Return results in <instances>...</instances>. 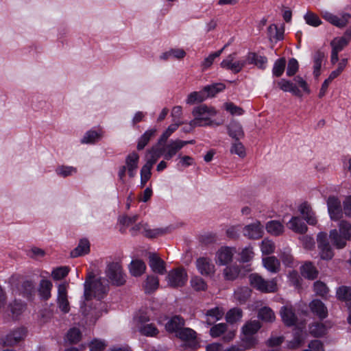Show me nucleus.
Returning <instances> with one entry per match:
<instances>
[{
    "mask_svg": "<svg viewBox=\"0 0 351 351\" xmlns=\"http://www.w3.org/2000/svg\"><path fill=\"white\" fill-rule=\"evenodd\" d=\"M104 279L101 278H95L93 271L89 272L84 284L85 300L88 301L92 298H96L98 300L103 299L109 289L108 284H104Z\"/></svg>",
    "mask_w": 351,
    "mask_h": 351,
    "instance_id": "obj_1",
    "label": "nucleus"
},
{
    "mask_svg": "<svg viewBox=\"0 0 351 351\" xmlns=\"http://www.w3.org/2000/svg\"><path fill=\"white\" fill-rule=\"evenodd\" d=\"M192 114L194 119L189 123V125L191 128L221 125L220 123L211 120V118L217 114V110L213 107L200 105L194 108Z\"/></svg>",
    "mask_w": 351,
    "mask_h": 351,
    "instance_id": "obj_2",
    "label": "nucleus"
},
{
    "mask_svg": "<svg viewBox=\"0 0 351 351\" xmlns=\"http://www.w3.org/2000/svg\"><path fill=\"white\" fill-rule=\"evenodd\" d=\"M105 274L108 283L113 286H122L126 282V274L120 262H109L106 265Z\"/></svg>",
    "mask_w": 351,
    "mask_h": 351,
    "instance_id": "obj_3",
    "label": "nucleus"
},
{
    "mask_svg": "<svg viewBox=\"0 0 351 351\" xmlns=\"http://www.w3.org/2000/svg\"><path fill=\"white\" fill-rule=\"evenodd\" d=\"M139 155L135 152H131L125 157V165L120 167L118 171L119 180L124 183L126 172L130 178H134L136 174L138 167Z\"/></svg>",
    "mask_w": 351,
    "mask_h": 351,
    "instance_id": "obj_4",
    "label": "nucleus"
},
{
    "mask_svg": "<svg viewBox=\"0 0 351 351\" xmlns=\"http://www.w3.org/2000/svg\"><path fill=\"white\" fill-rule=\"evenodd\" d=\"M167 287L179 288L184 287L188 280L186 270L183 267H177L170 270L165 277Z\"/></svg>",
    "mask_w": 351,
    "mask_h": 351,
    "instance_id": "obj_5",
    "label": "nucleus"
},
{
    "mask_svg": "<svg viewBox=\"0 0 351 351\" xmlns=\"http://www.w3.org/2000/svg\"><path fill=\"white\" fill-rule=\"evenodd\" d=\"M249 282L252 287L261 292L271 293L277 290L275 279L265 280L258 274H251L249 276Z\"/></svg>",
    "mask_w": 351,
    "mask_h": 351,
    "instance_id": "obj_6",
    "label": "nucleus"
},
{
    "mask_svg": "<svg viewBox=\"0 0 351 351\" xmlns=\"http://www.w3.org/2000/svg\"><path fill=\"white\" fill-rule=\"evenodd\" d=\"M317 241L321 258L330 260L333 257L334 253L328 241L326 233L319 232L317 237Z\"/></svg>",
    "mask_w": 351,
    "mask_h": 351,
    "instance_id": "obj_7",
    "label": "nucleus"
},
{
    "mask_svg": "<svg viewBox=\"0 0 351 351\" xmlns=\"http://www.w3.org/2000/svg\"><path fill=\"white\" fill-rule=\"evenodd\" d=\"M68 284H60L58 287L57 305L63 313H67L70 311V304L68 300Z\"/></svg>",
    "mask_w": 351,
    "mask_h": 351,
    "instance_id": "obj_8",
    "label": "nucleus"
},
{
    "mask_svg": "<svg viewBox=\"0 0 351 351\" xmlns=\"http://www.w3.org/2000/svg\"><path fill=\"white\" fill-rule=\"evenodd\" d=\"M322 17L330 23L340 28L346 26L351 19L350 14L344 13L341 15V17H339L328 11L322 12Z\"/></svg>",
    "mask_w": 351,
    "mask_h": 351,
    "instance_id": "obj_9",
    "label": "nucleus"
},
{
    "mask_svg": "<svg viewBox=\"0 0 351 351\" xmlns=\"http://www.w3.org/2000/svg\"><path fill=\"white\" fill-rule=\"evenodd\" d=\"M197 271L202 276H210L215 274V267L212 260L207 257H200L196 260Z\"/></svg>",
    "mask_w": 351,
    "mask_h": 351,
    "instance_id": "obj_10",
    "label": "nucleus"
},
{
    "mask_svg": "<svg viewBox=\"0 0 351 351\" xmlns=\"http://www.w3.org/2000/svg\"><path fill=\"white\" fill-rule=\"evenodd\" d=\"M27 336V330L25 328H18L10 331L4 338L5 346H12L23 341Z\"/></svg>",
    "mask_w": 351,
    "mask_h": 351,
    "instance_id": "obj_11",
    "label": "nucleus"
},
{
    "mask_svg": "<svg viewBox=\"0 0 351 351\" xmlns=\"http://www.w3.org/2000/svg\"><path fill=\"white\" fill-rule=\"evenodd\" d=\"M236 250L233 247L223 246L216 252L215 262L219 265H225L232 261Z\"/></svg>",
    "mask_w": 351,
    "mask_h": 351,
    "instance_id": "obj_12",
    "label": "nucleus"
},
{
    "mask_svg": "<svg viewBox=\"0 0 351 351\" xmlns=\"http://www.w3.org/2000/svg\"><path fill=\"white\" fill-rule=\"evenodd\" d=\"M243 234L250 239H260L263 234V226L260 221H255L243 228Z\"/></svg>",
    "mask_w": 351,
    "mask_h": 351,
    "instance_id": "obj_13",
    "label": "nucleus"
},
{
    "mask_svg": "<svg viewBox=\"0 0 351 351\" xmlns=\"http://www.w3.org/2000/svg\"><path fill=\"white\" fill-rule=\"evenodd\" d=\"M327 206L332 220L337 221L342 217L341 201L337 197L330 196L327 199Z\"/></svg>",
    "mask_w": 351,
    "mask_h": 351,
    "instance_id": "obj_14",
    "label": "nucleus"
},
{
    "mask_svg": "<svg viewBox=\"0 0 351 351\" xmlns=\"http://www.w3.org/2000/svg\"><path fill=\"white\" fill-rule=\"evenodd\" d=\"M245 64V60H236V53L230 54L221 62L222 68L230 70L235 73L241 71Z\"/></svg>",
    "mask_w": 351,
    "mask_h": 351,
    "instance_id": "obj_15",
    "label": "nucleus"
},
{
    "mask_svg": "<svg viewBox=\"0 0 351 351\" xmlns=\"http://www.w3.org/2000/svg\"><path fill=\"white\" fill-rule=\"evenodd\" d=\"M280 315L282 322L286 326H291L296 324L297 317L291 304H287L282 306L280 311Z\"/></svg>",
    "mask_w": 351,
    "mask_h": 351,
    "instance_id": "obj_16",
    "label": "nucleus"
},
{
    "mask_svg": "<svg viewBox=\"0 0 351 351\" xmlns=\"http://www.w3.org/2000/svg\"><path fill=\"white\" fill-rule=\"evenodd\" d=\"M186 143L181 140H176L166 145L164 150V157L166 160H170L176 153L180 150Z\"/></svg>",
    "mask_w": 351,
    "mask_h": 351,
    "instance_id": "obj_17",
    "label": "nucleus"
},
{
    "mask_svg": "<svg viewBox=\"0 0 351 351\" xmlns=\"http://www.w3.org/2000/svg\"><path fill=\"white\" fill-rule=\"evenodd\" d=\"M149 265L155 273L163 274L165 271V263L154 253L149 254Z\"/></svg>",
    "mask_w": 351,
    "mask_h": 351,
    "instance_id": "obj_18",
    "label": "nucleus"
},
{
    "mask_svg": "<svg viewBox=\"0 0 351 351\" xmlns=\"http://www.w3.org/2000/svg\"><path fill=\"white\" fill-rule=\"evenodd\" d=\"M299 211L304 220L309 225H315L317 223V219L315 216V213L312 210L311 207L307 203L302 204L299 207Z\"/></svg>",
    "mask_w": 351,
    "mask_h": 351,
    "instance_id": "obj_19",
    "label": "nucleus"
},
{
    "mask_svg": "<svg viewBox=\"0 0 351 351\" xmlns=\"http://www.w3.org/2000/svg\"><path fill=\"white\" fill-rule=\"evenodd\" d=\"M329 237L333 245L337 249H342L346 247V241H348L344 235H343L337 230L333 229L330 231Z\"/></svg>",
    "mask_w": 351,
    "mask_h": 351,
    "instance_id": "obj_20",
    "label": "nucleus"
},
{
    "mask_svg": "<svg viewBox=\"0 0 351 351\" xmlns=\"http://www.w3.org/2000/svg\"><path fill=\"white\" fill-rule=\"evenodd\" d=\"M176 337L182 341L187 342L191 346L195 343L196 332L189 328H182L176 334Z\"/></svg>",
    "mask_w": 351,
    "mask_h": 351,
    "instance_id": "obj_21",
    "label": "nucleus"
},
{
    "mask_svg": "<svg viewBox=\"0 0 351 351\" xmlns=\"http://www.w3.org/2000/svg\"><path fill=\"white\" fill-rule=\"evenodd\" d=\"M184 326V320L180 316H174L165 324V328L168 332L176 334Z\"/></svg>",
    "mask_w": 351,
    "mask_h": 351,
    "instance_id": "obj_22",
    "label": "nucleus"
},
{
    "mask_svg": "<svg viewBox=\"0 0 351 351\" xmlns=\"http://www.w3.org/2000/svg\"><path fill=\"white\" fill-rule=\"evenodd\" d=\"M136 228L148 238H156L164 234L167 232V230L163 228L150 229L147 224H138L136 226Z\"/></svg>",
    "mask_w": 351,
    "mask_h": 351,
    "instance_id": "obj_23",
    "label": "nucleus"
},
{
    "mask_svg": "<svg viewBox=\"0 0 351 351\" xmlns=\"http://www.w3.org/2000/svg\"><path fill=\"white\" fill-rule=\"evenodd\" d=\"M264 267L271 273H278L280 269V261L275 256H268L263 258Z\"/></svg>",
    "mask_w": 351,
    "mask_h": 351,
    "instance_id": "obj_24",
    "label": "nucleus"
},
{
    "mask_svg": "<svg viewBox=\"0 0 351 351\" xmlns=\"http://www.w3.org/2000/svg\"><path fill=\"white\" fill-rule=\"evenodd\" d=\"M245 64H254L257 66L258 68L265 69L267 59L265 56H258L256 53H249L245 58Z\"/></svg>",
    "mask_w": 351,
    "mask_h": 351,
    "instance_id": "obj_25",
    "label": "nucleus"
},
{
    "mask_svg": "<svg viewBox=\"0 0 351 351\" xmlns=\"http://www.w3.org/2000/svg\"><path fill=\"white\" fill-rule=\"evenodd\" d=\"M267 232L273 236H279L284 232L285 227L281 222L276 220L268 221L265 225Z\"/></svg>",
    "mask_w": 351,
    "mask_h": 351,
    "instance_id": "obj_26",
    "label": "nucleus"
},
{
    "mask_svg": "<svg viewBox=\"0 0 351 351\" xmlns=\"http://www.w3.org/2000/svg\"><path fill=\"white\" fill-rule=\"evenodd\" d=\"M289 228L293 232L303 234L306 232L307 226L298 217H293L289 221Z\"/></svg>",
    "mask_w": 351,
    "mask_h": 351,
    "instance_id": "obj_27",
    "label": "nucleus"
},
{
    "mask_svg": "<svg viewBox=\"0 0 351 351\" xmlns=\"http://www.w3.org/2000/svg\"><path fill=\"white\" fill-rule=\"evenodd\" d=\"M300 272L303 277L309 280L315 279L318 275L317 269L310 262L305 263L301 266Z\"/></svg>",
    "mask_w": 351,
    "mask_h": 351,
    "instance_id": "obj_28",
    "label": "nucleus"
},
{
    "mask_svg": "<svg viewBox=\"0 0 351 351\" xmlns=\"http://www.w3.org/2000/svg\"><path fill=\"white\" fill-rule=\"evenodd\" d=\"M224 313V310L219 306L209 309L206 313V316L207 317L206 322L208 324H212L213 323L221 319L223 317Z\"/></svg>",
    "mask_w": 351,
    "mask_h": 351,
    "instance_id": "obj_29",
    "label": "nucleus"
},
{
    "mask_svg": "<svg viewBox=\"0 0 351 351\" xmlns=\"http://www.w3.org/2000/svg\"><path fill=\"white\" fill-rule=\"evenodd\" d=\"M146 265L145 263L141 260H134L129 265V270L132 276H140L145 273Z\"/></svg>",
    "mask_w": 351,
    "mask_h": 351,
    "instance_id": "obj_30",
    "label": "nucleus"
},
{
    "mask_svg": "<svg viewBox=\"0 0 351 351\" xmlns=\"http://www.w3.org/2000/svg\"><path fill=\"white\" fill-rule=\"evenodd\" d=\"M90 251V243L89 241L83 239H81L77 245V246L71 252V256L72 257H77L80 256H83L86 254Z\"/></svg>",
    "mask_w": 351,
    "mask_h": 351,
    "instance_id": "obj_31",
    "label": "nucleus"
},
{
    "mask_svg": "<svg viewBox=\"0 0 351 351\" xmlns=\"http://www.w3.org/2000/svg\"><path fill=\"white\" fill-rule=\"evenodd\" d=\"M311 310L320 318H325L328 315V311L322 302L314 300L310 304Z\"/></svg>",
    "mask_w": 351,
    "mask_h": 351,
    "instance_id": "obj_32",
    "label": "nucleus"
},
{
    "mask_svg": "<svg viewBox=\"0 0 351 351\" xmlns=\"http://www.w3.org/2000/svg\"><path fill=\"white\" fill-rule=\"evenodd\" d=\"M53 285L51 281L43 279L40 280L38 288V293L40 296L43 300H48L51 297V291Z\"/></svg>",
    "mask_w": 351,
    "mask_h": 351,
    "instance_id": "obj_33",
    "label": "nucleus"
},
{
    "mask_svg": "<svg viewBox=\"0 0 351 351\" xmlns=\"http://www.w3.org/2000/svg\"><path fill=\"white\" fill-rule=\"evenodd\" d=\"M278 86L285 92H289L294 95L301 96L300 90L290 81L282 79L278 82Z\"/></svg>",
    "mask_w": 351,
    "mask_h": 351,
    "instance_id": "obj_34",
    "label": "nucleus"
},
{
    "mask_svg": "<svg viewBox=\"0 0 351 351\" xmlns=\"http://www.w3.org/2000/svg\"><path fill=\"white\" fill-rule=\"evenodd\" d=\"M228 132L230 136L239 140L244 135L242 126L237 122H231L228 126Z\"/></svg>",
    "mask_w": 351,
    "mask_h": 351,
    "instance_id": "obj_35",
    "label": "nucleus"
},
{
    "mask_svg": "<svg viewBox=\"0 0 351 351\" xmlns=\"http://www.w3.org/2000/svg\"><path fill=\"white\" fill-rule=\"evenodd\" d=\"M191 288L195 291H204L207 289L208 285L206 281L199 276H193L190 280Z\"/></svg>",
    "mask_w": 351,
    "mask_h": 351,
    "instance_id": "obj_36",
    "label": "nucleus"
},
{
    "mask_svg": "<svg viewBox=\"0 0 351 351\" xmlns=\"http://www.w3.org/2000/svg\"><path fill=\"white\" fill-rule=\"evenodd\" d=\"M261 328V324L258 320H252L247 322L242 327V333H245L246 335H252L255 336V334L258 331V330Z\"/></svg>",
    "mask_w": 351,
    "mask_h": 351,
    "instance_id": "obj_37",
    "label": "nucleus"
},
{
    "mask_svg": "<svg viewBox=\"0 0 351 351\" xmlns=\"http://www.w3.org/2000/svg\"><path fill=\"white\" fill-rule=\"evenodd\" d=\"M324 58L325 54L321 51H316L313 55V74L315 77L320 75V69Z\"/></svg>",
    "mask_w": 351,
    "mask_h": 351,
    "instance_id": "obj_38",
    "label": "nucleus"
},
{
    "mask_svg": "<svg viewBox=\"0 0 351 351\" xmlns=\"http://www.w3.org/2000/svg\"><path fill=\"white\" fill-rule=\"evenodd\" d=\"M241 348L245 350L250 349L254 347L257 344V339L255 336L252 335H246L245 333H242V336L241 337Z\"/></svg>",
    "mask_w": 351,
    "mask_h": 351,
    "instance_id": "obj_39",
    "label": "nucleus"
},
{
    "mask_svg": "<svg viewBox=\"0 0 351 351\" xmlns=\"http://www.w3.org/2000/svg\"><path fill=\"white\" fill-rule=\"evenodd\" d=\"M156 129H150L147 130L138 139L137 149L142 150L149 143L150 139L155 136Z\"/></svg>",
    "mask_w": 351,
    "mask_h": 351,
    "instance_id": "obj_40",
    "label": "nucleus"
},
{
    "mask_svg": "<svg viewBox=\"0 0 351 351\" xmlns=\"http://www.w3.org/2000/svg\"><path fill=\"white\" fill-rule=\"evenodd\" d=\"M251 289L247 287L238 288L234 291V298L240 303H245L251 295Z\"/></svg>",
    "mask_w": 351,
    "mask_h": 351,
    "instance_id": "obj_41",
    "label": "nucleus"
},
{
    "mask_svg": "<svg viewBox=\"0 0 351 351\" xmlns=\"http://www.w3.org/2000/svg\"><path fill=\"white\" fill-rule=\"evenodd\" d=\"M102 137V133L94 130H89L86 132L84 137L81 140L82 143L89 144L95 143Z\"/></svg>",
    "mask_w": 351,
    "mask_h": 351,
    "instance_id": "obj_42",
    "label": "nucleus"
},
{
    "mask_svg": "<svg viewBox=\"0 0 351 351\" xmlns=\"http://www.w3.org/2000/svg\"><path fill=\"white\" fill-rule=\"evenodd\" d=\"M159 286V280L158 277L154 276H147L143 285L146 293H152L156 290Z\"/></svg>",
    "mask_w": 351,
    "mask_h": 351,
    "instance_id": "obj_43",
    "label": "nucleus"
},
{
    "mask_svg": "<svg viewBox=\"0 0 351 351\" xmlns=\"http://www.w3.org/2000/svg\"><path fill=\"white\" fill-rule=\"evenodd\" d=\"M327 327L319 322L313 323L309 326V332L314 337H322L324 335L327 331Z\"/></svg>",
    "mask_w": 351,
    "mask_h": 351,
    "instance_id": "obj_44",
    "label": "nucleus"
},
{
    "mask_svg": "<svg viewBox=\"0 0 351 351\" xmlns=\"http://www.w3.org/2000/svg\"><path fill=\"white\" fill-rule=\"evenodd\" d=\"M224 89L225 85L223 84L217 83L206 86L204 88L203 90L207 98L208 97H214L216 94L223 90Z\"/></svg>",
    "mask_w": 351,
    "mask_h": 351,
    "instance_id": "obj_45",
    "label": "nucleus"
},
{
    "mask_svg": "<svg viewBox=\"0 0 351 351\" xmlns=\"http://www.w3.org/2000/svg\"><path fill=\"white\" fill-rule=\"evenodd\" d=\"M258 316L261 320L267 322H272L276 319L274 311L270 308L267 306H265L259 310Z\"/></svg>",
    "mask_w": 351,
    "mask_h": 351,
    "instance_id": "obj_46",
    "label": "nucleus"
},
{
    "mask_svg": "<svg viewBox=\"0 0 351 351\" xmlns=\"http://www.w3.org/2000/svg\"><path fill=\"white\" fill-rule=\"evenodd\" d=\"M56 173L60 177L66 178L77 173V169L72 166L60 165L56 169Z\"/></svg>",
    "mask_w": 351,
    "mask_h": 351,
    "instance_id": "obj_47",
    "label": "nucleus"
},
{
    "mask_svg": "<svg viewBox=\"0 0 351 351\" xmlns=\"http://www.w3.org/2000/svg\"><path fill=\"white\" fill-rule=\"evenodd\" d=\"M35 290V286L32 281L30 280H26L24 281L20 289V291L21 294H23V296L29 298H31V296L34 293Z\"/></svg>",
    "mask_w": 351,
    "mask_h": 351,
    "instance_id": "obj_48",
    "label": "nucleus"
},
{
    "mask_svg": "<svg viewBox=\"0 0 351 351\" xmlns=\"http://www.w3.org/2000/svg\"><path fill=\"white\" fill-rule=\"evenodd\" d=\"M206 99V96L204 92V90L200 92H192L191 93L186 100V104H193L195 102H202Z\"/></svg>",
    "mask_w": 351,
    "mask_h": 351,
    "instance_id": "obj_49",
    "label": "nucleus"
},
{
    "mask_svg": "<svg viewBox=\"0 0 351 351\" xmlns=\"http://www.w3.org/2000/svg\"><path fill=\"white\" fill-rule=\"evenodd\" d=\"M304 19L308 25L313 27H318L322 24V21L320 20L319 16L316 14L311 11H308L304 14Z\"/></svg>",
    "mask_w": 351,
    "mask_h": 351,
    "instance_id": "obj_50",
    "label": "nucleus"
},
{
    "mask_svg": "<svg viewBox=\"0 0 351 351\" xmlns=\"http://www.w3.org/2000/svg\"><path fill=\"white\" fill-rule=\"evenodd\" d=\"M139 331L141 334L146 336H154L158 330L153 324L147 323L142 326H138Z\"/></svg>",
    "mask_w": 351,
    "mask_h": 351,
    "instance_id": "obj_51",
    "label": "nucleus"
},
{
    "mask_svg": "<svg viewBox=\"0 0 351 351\" xmlns=\"http://www.w3.org/2000/svg\"><path fill=\"white\" fill-rule=\"evenodd\" d=\"M348 45L347 40L341 37H335L330 42L332 49L337 52L341 51Z\"/></svg>",
    "mask_w": 351,
    "mask_h": 351,
    "instance_id": "obj_52",
    "label": "nucleus"
},
{
    "mask_svg": "<svg viewBox=\"0 0 351 351\" xmlns=\"http://www.w3.org/2000/svg\"><path fill=\"white\" fill-rule=\"evenodd\" d=\"M241 317L242 311L237 308L230 310L226 316V321L232 324L239 321Z\"/></svg>",
    "mask_w": 351,
    "mask_h": 351,
    "instance_id": "obj_53",
    "label": "nucleus"
},
{
    "mask_svg": "<svg viewBox=\"0 0 351 351\" xmlns=\"http://www.w3.org/2000/svg\"><path fill=\"white\" fill-rule=\"evenodd\" d=\"M182 124L181 122H176L170 125L168 128L163 132L161 135L160 139L158 140V144L160 145L162 143L165 142L167 139L170 136V135L175 132L178 127Z\"/></svg>",
    "mask_w": 351,
    "mask_h": 351,
    "instance_id": "obj_54",
    "label": "nucleus"
},
{
    "mask_svg": "<svg viewBox=\"0 0 351 351\" xmlns=\"http://www.w3.org/2000/svg\"><path fill=\"white\" fill-rule=\"evenodd\" d=\"M274 243L268 239H265L262 241L261 244V250L263 254H272L275 250Z\"/></svg>",
    "mask_w": 351,
    "mask_h": 351,
    "instance_id": "obj_55",
    "label": "nucleus"
},
{
    "mask_svg": "<svg viewBox=\"0 0 351 351\" xmlns=\"http://www.w3.org/2000/svg\"><path fill=\"white\" fill-rule=\"evenodd\" d=\"M339 232L346 237L348 241L351 240V223L346 220H342L339 223Z\"/></svg>",
    "mask_w": 351,
    "mask_h": 351,
    "instance_id": "obj_56",
    "label": "nucleus"
},
{
    "mask_svg": "<svg viewBox=\"0 0 351 351\" xmlns=\"http://www.w3.org/2000/svg\"><path fill=\"white\" fill-rule=\"evenodd\" d=\"M81 339L80 330L77 328H71L66 334V339L71 343H76Z\"/></svg>",
    "mask_w": 351,
    "mask_h": 351,
    "instance_id": "obj_57",
    "label": "nucleus"
},
{
    "mask_svg": "<svg viewBox=\"0 0 351 351\" xmlns=\"http://www.w3.org/2000/svg\"><path fill=\"white\" fill-rule=\"evenodd\" d=\"M239 269L235 266L227 267L223 270V275L226 280H233L237 278Z\"/></svg>",
    "mask_w": 351,
    "mask_h": 351,
    "instance_id": "obj_58",
    "label": "nucleus"
},
{
    "mask_svg": "<svg viewBox=\"0 0 351 351\" xmlns=\"http://www.w3.org/2000/svg\"><path fill=\"white\" fill-rule=\"evenodd\" d=\"M223 51V49H221L220 50L215 51L206 57L202 63V69L205 70L209 68L212 65L215 59L220 56Z\"/></svg>",
    "mask_w": 351,
    "mask_h": 351,
    "instance_id": "obj_59",
    "label": "nucleus"
},
{
    "mask_svg": "<svg viewBox=\"0 0 351 351\" xmlns=\"http://www.w3.org/2000/svg\"><path fill=\"white\" fill-rule=\"evenodd\" d=\"M286 61L284 58L277 60L273 67V74L276 77H280L284 72Z\"/></svg>",
    "mask_w": 351,
    "mask_h": 351,
    "instance_id": "obj_60",
    "label": "nucleus"
},
{
    "mask_svg": "<svg viewBox=\"0 0 351 351\" xmlns=\"http://www.w3.org/2000/svg\"><path fill=\"white\" fill-rule=\"evenodd\" d=\"M337 296L341 300L347 301L351 298V288L341 287L337 290Z\"/></svg>",
    "mask_w": 351,
    "mask_h": 351,
    "instance_id": "obj_61",
    "label": "nucleus"
},
{
    "mask_svg": "<svg viewBox=\"0 0 351 351\" xmlns=\"http://www.w3.org/2000/svg\"><path fill=\"white\" fill-rule=\"evenodd\" d=\"M69 269L68 267H60L53 270L51 276L54 280H61L67 276Z\"/></svg>",
    "mask_w": 351,
    "mask_h": 351,
    "instance_id": "obj_62",
    "label": "nucleus"
},
{
    "mask_svg": "<svg viewBox=\"0 0 351 351\" xmlns=\"http://www.w3.org/2000/svg\"><path fill=\"white\" fill-rule=\"evenodd\" d=\"M152 176V169L143 165L141 169V186L143 187Z\"/></svg>",
    "mask_w": 351,
    "mask_h": 351,
    "instance_id": "obj_63",
    "label": "nucleus"
},
{
    "mask_svg": "<svg viewBox=\"0 0 351 351\" xmlns=\"http://www.w3.org/2000/svg\"><path fill=\"white\" fill-rule=\"evenodd\" d=\"M226 330V324L223 323L218 324L213 326L210 330V335L213 337H219Z\"/></svg>",
    "mask_w": 351,
    "mask_h": 351,
    "instance_id": "obj_64",
    "label": "nucleus"
}]
</instances>
